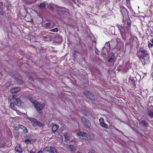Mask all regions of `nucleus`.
I'll use <instances>...</instances> for the list:
<instances>
[{
  "label": "nucleus",
  "mask_w": 153,
  "mask_h": 153,
  "mask_svg": "<svg viewBox=\"0 0 153 153\" xmlns=\"http://www.w3.org/2000/svg\"><path fill=\"white\" fill-rule=\"evenodd\" d=\"M14 104L13 103V102H11L10 104V106H9V108H10L14 109Z\"/></svg>",
  "instance_id": "28"
},
{
  "label": "nucleus",
  "mask_w": 153,
  "mask_h": 153,
  "mask_svg": "<svg viewBox=\"0 0 153 153\" xmlns=\"http://www.w3.org/2000/svg\"><path fill=\"white\" fill-rule=\"evenodd\" d=\"M81 120L85 128H88L90 127L91 124L89 120L84 117H82Z\"/></svg>",
  "instance_id": "5"
},
{
  "label": "nucleus",
  "mask_w": 153,
  "mask_h": 153,
  "mask_svg": "<svg viewBox=\"0 0 153 153\" xmlns=\"http://www.w3.org/2000/svg\"><path fill=\"white\" fill-rule=\"evenodd\" d=\"M34 106L37 111L39 112V111L42 110L44 108L45 104L44 103H40L38 102L34 105Z\"/></svg>",
  "instance_id": "8"
},
{
  "label": "nucleus",
  "mask_w": 153,
  "mask_h": 153,
  "mask_svg": "<svg viewBox=\"0 0 153 153\" xmlns=\"http://www.w3.org/2000/svg\"><path fill=\"white\" fill-rule=\"evenodd\" d=\"M29 152L30 153H35V152L33 151V150H30Z\"/></svg>",
  "instance_id": "44"
},
{
  "label": "nucleus",
  "mask_w": 153,
  "mask_h": 153,
  "mask_svg": "<svg viewBox=\"0 0 153 153\" xmlns=\"http://www.w3.org/2000/svg\"><path fill=\"white\" fill-rule=\"evenodd\" d=\"M46 5L45 3H42L39 5V7L41 8H44L45 7Z\"/></svg>",
  "instance_id": "26"
},
{
  "label": "nucleus",
  "mask_w": 153,
  "mask_h": 153,
  "mask_svg": "<svg viewBox=\"0 0 153 153\" xmlns=\"http://www.w3.org/2000/svg\"><path fill=\"white\" fill-rule=\"evenodd\" d=\"M15 151L19 153H22L23 152L22 149L19 144H17L15 148Z\"/></svg>",
  "instance_id": "10"
},
{
  "label": "nucleus",
  "mask_w": 153,
  "mask_h": 153,
  "mask_svg": "<svg viewBox=\"0 0 153 153\" xmlns=\"http://www.w3.org/2000/svg\"><path fill=\"white\" fill-rule=\"evenodd\" d=\"M20 128V127H19V125H18V126H16V127H15V130H18L19 128Z\"/></svg>",
  "instance_id": "39"
},
{
  "label": "nucleus",
  "mask_w": 153,
  "mask_h": 153,
  "mask_svg": "<svg viewBox=\"0 0 153 153\" xmlns=\"http://www.w3.org/2000/svg\"><path fill=\"white\" fill-rule=\"evenodd\" d=\"M152 76H153V73L152 74Z\"/></svg>",
  "instance_id": "50"
},
{
  "label": "nucleus",
  "mask_w": 153,
  "mask_h": 153,
  "mask_svg": "<svg viewBox=\"0 0 153 153\" xmlns=\"http://www.w3.org/2000/svg\"><path fill=\"white\" fill-rule=\"evenodd\" d=\"M28 119L30 121L33 126L42 127L44 126L42 123L38 121L37 120L36 118L32 117H28Z\"/></svg>",
  "instance_id": "2"
},
{
  "label": "nucleus",
  "mask_w": 153,
  "mask_h": 153,
  "mask_svg": "<svg viewBox=\"0 0 153 153\" xmlns=\"http://www.w3.org/2000/svg\"><path fill=\"white\" fill-rule=\"evenodd\" d=\"M121 36L122 37V38L124 40H126V37H123V36H122V34H121Z\"/></svg>",
  "instance_id": "43"
},
{
  "label": "nucleus",
  "mask_w": 153,
  "mask_h": 153,
  "mask_svg": "<svg viewBox=\"0 0 153 153\" xmlns=\"http://www.w3.org/2000/svg\"><path fill=\"white\" fill-rule=\"evenodd\" d=\"M128 82L131 85H135V82L132 78H130L128 79Z\"/></svg>",
  "instance_id": "22"
},
{
  "label": "nucleus",
  "mask_w": 153,
  "mask_h": 153,
  "mask_svg": "<svg viewBox=\"0 0 153 153\" xmlns=\"http://www.w3.org/2000/svg\"><path fill=\"white\" fill-rule=\"evenodd\" d=\"M120 10L123 16L124 15H126V13L127 12L126 9L123 7H121L120 8Z\"/></svg>",
  "instance_id": "11"
},
{
  "label": "nucleus",
  "mask_w": 153,
  "mask_h": 153,
  "mask_svg": "<svg viewBox=\"0 0 153 153\" xmlns=\"http://www.w3.org/2000/svg\"><path fill=\"white\" fill-rule=\"evenodd\" d=\"M31 81H34V80H33V79H32L31 80Z\"/></svg>",
  "instance_id": "48"
},
{
  "label": "nucleus",
  "mask_w": 153,
  "mask_h": 153,
  "mask_svg": "<svg viewBox=\"0 0 153 153\" xmlns=\"http://www.w3.org/2000/svg\"><path fill=\"white\" fill-rule=\"evenodd\" d=\"M51 31L53 32H57L58 31V29L57 28H56L50 30Z\"/></svg>",
  "instance_id": "30"
},
{
  "label": "nucleus",
  "mask_w": 153,
  "mask_h": 153,
  "mask_svg": "<svg viewBox=\"0 0 153 153\" xmlns=\"http://www.w3.org/2000/svg\"><path fill=\"white\" fill-rule=\"evenodd\" d=\"M130 0H127V1H129Z\"/></svg>",
  "instance_id": "51"
},
{
  "label": "nucleus",
  "mask_w": 153,
  "mask_h": 153,
  "mask_svg": "<svg viewBox=\"0 0 153 153\" xmlns=\"http://www.w3.org/2000/svg\"><path fill=\"white\" fill-rule=\"evenodd\" d=\"M55 39L58 41V42H61L62 41V37L60 35H58L56 37Z\"/></svg>",
  "instance_id": "21"
},
{
  "label": "nucleus",
  "mask_w": 153,
  "mask_h": 153,
  "mask_svg": "<svg viewBox=\"0 0 153 153\" xmlns=\"http://www.w3.org/2000/svg\"><path fill=\"white\" fill-rule=\"evenodd\" d=\"M88 153H94V152L93 151H91L89 152Z\"/></svg>",
  "instance_id": "46"
},
{
  "label": "nucleus",
  "mask_w": 153,
  "mask_h": 153,
  "mask_svg": "<svg viewBox=\"0 0 153 153\" xmlns=\"http://www.w3.org/2000/svg\"><path fill=\"white\" fill-rule=\"evenodd\" d=\"M77 135L79 137H82L83 139L86 140H89L91 139L90 135L88 133L85 131H81L77 133Z\"/></svg>",
  "instance_id": "3"
},
{
  "label": "nucleus",
  "mask_w": 153,
  "mask_h": 153,
  "mask_svg": "<svg viewBox=\"0 0 153 153\" xmlns=\"http://www.w3.org/2000/svg\"><path fill=\"white\" fill-rule=\"evenodd\" d=\"M59 126L57 124L53 125L52 127V130L53 132L55 133L59 128Z\"/></svg>",
  "instance_id": "15"
},
{
  "label": "nucleus",
  "mask_w": 153,
  "mask_h": 153,
  "mask_svg": "<svg viewBox=\"0 0 153 153\" xmlns=\"http://www.w3.org/2000/svg\"><path fill=\"white\" fill-rule=\"evenodd\" d=\"M127 26L129 27L130 29V28L131 26V20L129 17L127 19Z\"/></svg>",
  "instance_id": "18"
},
{
  "label": "nucleus",
  "mask_w": 153,
  "mask_h": 153,
  "mask_svg": "<svg viewBox=\"0 0 153 153\" xmlns=\"http://www.w3.org/2000/svg\"><path fill=\"white\" fill-rule=\"evenodd\" d=\"M48 9L50 10H53V8L51 4H50L48 6Z\"/></svg>",
  "instance_id": "29"
},
{
  "label": "nucleus",
  "mask_w": 153,
  "mask_h": 153,
  "mask_svg": "<svg viewBox=\"0 0 153 153\" xmlns=\"http://www.w3.org/2000/svg\"><path fill=\"white\" fill-rule=\"evenodd\" d=\"M99 121L100 124V125L102 124V123H103L104 122V119L103 118L101 117L100 118Z\"/></svg>",
  "instance_id": "31"
},
{
  "label": "nucleus",
  "mask_w": 153,
  "mask_h": 153,
  "mask_svg": "<svg viewBox=\"0 0 153 153\" xmlns=\"http://www.w3.org/2000/svg\"><path fill=\"white\" fill-rule=\"evenodd\" d=\"M29 99L31 102L33 104L35 105V104L36 103V100L32 97L30 98Z\"/></svg>",
  "instance_id": "27"
},
{
  "label": "nucleus",
  "mask_w": 153,
  "mask_h": 153,
  "mask_svg": "<svg viewBox=\"0 0 153 153\" xmlns=\"http://www.w3.org/2000/svg\"><path fill=\"white\" fill-rule=\"evenodd\" d=\"M113 59L112 58H109L108 59V61L110 62H112L113 61Z\"/></svg>",
  "instance_id": "40"
},
{
  "label": "nucleus",
  "mask_w": 153,
  "mask_h": 153,
  "mask_svg": "<svg viewBox=\"0 0 153 153\" xmlns=\"http://www.w3.org/2000/svg\"><path fill=\"white\" fill-rule=\"evenodd\" d=\"M78 52L77 51H75L74 53V57L75 58L77 57Z\"/></svg>",
  "instance_id": "37"
},
{
  "label": "nucleus",
  "mask_w": 153,
  "mask_h": 153,
  "mask_svg": "<svg viewBox=\"0 0 153 153\" xmlns=\"http://www.w3.org/2000/svg\"><path fill=\"white\" fill-rule=\"evenodd\" d=\"M23 11L24 12V13L23 14H21V15L22 17H25L26 15V11L25 9H23ZM22 14V13H21Z\"/></svg>",
  "instance_id": "33"
},
{
  "label": "nucleus",
  "mask_w": 153,
  "mask_h": 153,
  "mask_svg": "<svg viewBox=\"0 0 153 153\" xmlns=\"http://www.w3.org/2000/svg\"><path fill=\"white\" fill-rule=\"evenodd\" d=\"M14 80L16 82L21 85H23L24 83L23 80L21 79L18 78V77H16L14 78Z\"/></svg>",
  "instance_id": "13"
},
{
  "label": "nucleus",
  "mask_w": 153,
  "mask_h": 153,
  "mask_svg": "<svg viewBox=\"0 0 153 153\" xmlns=\"http://www.w3.org/2000/svg\"><path fill=\"white\" fill-rule=\"evenodd\" d=\"M73 146L72 145H70L69 146V147L70 148H72V147L73 148Z\"/></svg>",
  "instance_id": "45"
},
{
  "label": "nucleus",
  "mask_w": 153,
  "mask_h": 153,
  "mask_svg": "<svg viewBox=\"0 0 153 153\" xmlns=\"http://www.w3.org/2000/svg\"><path fill=\"white\" fill-rule=\"evenodd\" d=\"M4 11L3 9L0 7V15L2 16L3 15Z\"/></svg>",
  "instance_id": "34"
},
{
  "label": "nucleus",
  "mask_w": 153,
  "mask_h": 153,
  "mask_svg": "<svg viewBox=\"0 0 153 153\" xmlns=\"http://www.w3.org/2000/svg\"><path fill=\"white\" fill-rule=\"evenodd\" d=\"M141 123L143 126L145 127H147L149 125L148 122L145 120H141Z\"/></svg>",
  "instance_id": "14"
},
{
  "label": "nucleus",
  "mask_w": 153,
  "mask_h": 153,
  "mask_svg": "<svg viewBox=\"0 0 153 153\" xmlns=\"http://www.w3.org/2000/svg\"><path fill=\"white\" fill-rule=\"evenodd\" d=\"M24 142L27 145V144L30 143L31 141L29 140L28 139H26V140H25Z\"/></svg>",
  "instance_id": "32"
},
{
  "label": "nucleus",
  "mask_w": 153,
  "mask_h": 153,
  "mask_svg": "<svg viewBox=\"0 0 153 153\" xmlns=\"http://www.w3.org/2000/svg\"><path fill=\"white\" fill-rule=\"evenodd\" d=\"M65 14H66V15H70V13L69 12H68V11H65Z\"/></svg>",
  "instance_id": "41"
},
{
  "label": "nucleus",
  "mask_w": 153,
  "mask_h": 153,
  "mask_svg": "<svg viewBox=\"0 0 153 153\" xmlns=\"http://www.w3.org/2000/svg\"><path fill=\"white\" fill-rule=\"evenodd\" d=\"M43 150L45 152H48L50 153H57L56 149L52 146H47L43 149Z\"/></svg>",
  "instance_id": "6"
},
{
  "label": "nucleus",
  "mask_w": 153,
  "mask_h": 153,
  "mask_svg": "<svg viewBox=\"0 0 153 153\" xmlns=\"http://www.w3.org/2000/svg\"><path fill=\"white\" fill-rule=\"evenodd\" d=\"M19 127H20V128L22 129L25 133H26L28 132V130L25 126L21 125H19Z\"/></svg>",
  "instance_id": "16"
},
{
  "label": "nucleus",
  "mask_w": 153,
  "mask_h": 153,
  "mask_svg": "<svg viewBox=\"0 0 153 153\" xmlns=\"http://www.w3.org/2000/svg\"><path fill=\"white\" fill-rule=\"evenodd\" d=\"M114 42V41L113 40H111L110 42H108L106 43V44H109V45H110V44L111 43V44H112Z\"/></svg>",
  "instance_id": "38"
},
{
  "label": "nucleus",
  "mask_w": 153,
  "mask_h": 153,
  "mask_svg": "<svg viewBox=\"0 0 153 153\" xmlns=\"http://www.w3.org/2000/svg\"><path fill=\"white\" fill-rule=\"evenodd\" d=\"M148 115L150 116L151 117H153V112L150 110H147V111Z\"/></svg>",
  "instance_id": "24"
},
{
  "label": "nucleus",
  "mask_w": 153,
  "mask_h": 153,
  "mask_svg": "<svg viewBox=\"0 0 153 153\" xmlns=\"http://www.w3.org/2000/svg\"><path fill=\"white\" fill-rule=\"evenodd\" d=\"M13 101H14V102L16 105L19 106H21L22 104L23 103V102L21 101V100L18 98L15 99H13Z\"/></svg>",
  "instance_id": "9"
},
{
  "label": "nucleus",
  "mask_w": 153,
  "mask_h": 153,
  "mask_svg": "<svg viewBox=\"0 0 153 153\" xmlns=\"http://www.w3.org/2000/svg\"><path fill=\"white\" fill-rule=\"evenodd\" d=\"M29 79H30V80L31 79L30 78V77H29Z\"/></svg>",
  "instance_id": "49"
},
{
  "label": "nucleus",
  "mask_w": 153,
  "mask_h": 153,
  "mask_svg": "<svg viewBox=\"0 0 153 153\" xmlns=\"http://www.w3.org/2000/svg\"><path fill=\"white\" fill-rule=\"evenodd\" d=\"M49 37H50V36H43V38L45 41H47V38H48Z\"/></svg>",
  "instance_id": "36"
},
{
  "label": "nucleus",
  "mask_w": 153,
  "mask_h": 153,
  "mask_svg": "<svg viewBox=\"0 0 153 153\" xmlns=\"http://www.w3.org/2000/svg\"><path fill=\"white\" fill-rule=\"evenodd\" d=\"M151 106L153 107V100L150 102Z\"/></svg>",
  "instance_id": "42"
},
{
  "label": "nucleus",
  "mask_w": 153,
  "mask_h": 153,
  "mask_svg": "<svg viewBox=\"0 0 153 153\" xmlns=\"http://www.w3.org/2000/svg\"><path fill=\"white\" fill-rule=\"evenodd\" d=\"M83 94L86 97L89 99L94 100L95 99L94 94L91 91H85L84 92Z\"/></svg>",
  "instance_id": "7"
},
{
  "label": "nucleus",
  "mask_w": 153,
  "mask_h": 153,
  "mask_svg": "<svg viewBox=\"0 0 153 153\" xmlns=\"http://www.w3.org/2000/svg\"><path fill=\"white\" fill-rule=\"evenodd\" d=\"M12 83V82L11 81H8L7 83H6L4 85V87L5 88H8L10 87Z\"/></svg>",
  "instance_id": "23"
},
{
  "label": "nucleus",
  "mask_w": 153,
  "mask_h": 153,
  "mask_svg": "<svg viewBox=\"0 0 153 153\" xmlns=\"http://www.w3.org/2000/svg\"><path fill=\"white\" fill-rule=\"evenodd\" d=\"M137 55L144 65L149 60V54L148 51L146 50L143 49L137 51Z\"/></svg>",
  "instance_id": "1"
},
{
  "label": "nucleus",
  "mask_w": 153,
  "mask_h": 153,
  "mask_svg": "<svg viewBox=\"0 0 153 153\" xmlns=\"http://www.w3.org/2000/svg\"><path fill=\"white\" fill-rule=\"evenodd\" d=\"M20 88L18 87L13 88L11 89L10 92L13 93H16L20 91Z\"/></svg>",
  "instance_id": "12"
},
{
  "label": "nucleus",
  "mask_w": 153,
  "mask_h": 153,
  "mask_svg": "<svg viewBox=\"0 0 153 153\" xmlns=\"http://www.w3.org/2000/svg\"><path fill=\"white\" fill-rule=\"evenodd\" d=\"M35 0H27V1L29 4H31L33 3L34 2Z\"/></svg>",
  "instance_id": "35"
},
{
  "label": "nucleus",
  "mask_w": 153,
  "mask_h": 153,
  "mask_svg": "<svg viewBox=\"0 0 153 153\" xmlns=\"http://www.w3.org/2000/svg\"><path fill=\"white\" fill-rule=\"evenodd\" d=\"M52 23L51 22H48L46 23L44 26V27L45 28L49 29L50 28V27L51 26Z\"/></svg>",
  "instance_id": "19"
},
{
  "label": "nucleus",
  "mask_w": 153,
  "mask_h": 153,
  "mask_svg": "<svg viewBox=\"0 0 153 153\" xmlns=\"http://www.w3.org/2000/svg\"><path fill=\"white\" fill-rule=\"evenodd\" d=\"M100 125L102 127L104 128L105 129H107L108 128V125L105 122L102 123V124Z\"/></svg>",
  "instance_id": "20"
},
{
  "label": "nucleus",
  "mask_w": 153,
  "mask_h": 153,
  "mask_svg": "<svg viewBox=\"0 0 153 153\" xmlns=\"http://www.w3.org/2000/svg\"><path fill=\"white\" fill-rule=\"evenodd\" d=\"M117 42L116 45L114 48L117 49L118 50H120L121 48H123L124 47V43L123 41L121 40L119 38H117L116 39Z\"/></svg>",
  "instance_id": "4"
},
{
  "label": "nucleus",
  "mask_w": 153,
  "mask_h": 153,
  "mask_svg": "<svg viewBox=\"0 0 153 153\" xmlns=\"http://www.w3.org/2000/svg\"><path fill=\"white\" fill-rule=\"evenodd\" d=\"M148 46L149 48H151L153 46V39L150 40L148 42Z\"/></svg>",
  "instance_id": "17"
},
{
  "label": "nucleus",
  "mask_w": 153,
  "mask_h": 153,
  "mask_svg": "<svg viewBox=\"0 0 153 153\" xmlns=\"http://www.w3.org/2000/svg\"><path fill=\"white\" fill-rule=\"evenodd\" d=\"M12 77L13 78L14 76H15V75L14 74H12V75H11Z\"/></svg>",
  "instance_id": "47"
},
{
  "label": "nucleus",
  "mask_w": 153,
  "mask_h": 153,
  "mask_svg": "<svg viewBox=\"0 0 153 153\" xmlns=\"http://www.w3.org/2000/svg\"><path fill=\"white\" fill-rule=\"evenodd\" d=\"M64 135L65 136V139L68 140H70V137L69 136V134L67 133H64Z\"/></svg>",
  "instance_id": "25"
}]
</instances>
